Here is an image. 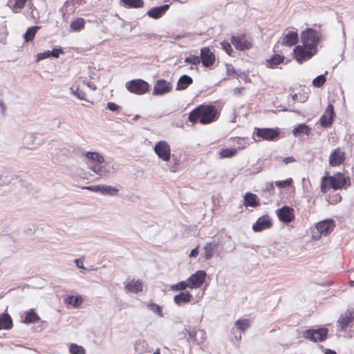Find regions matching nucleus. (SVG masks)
I'll list each match as a JSON object with an SVG mask.
<instances>
[{"label":"nucleus","mask_w":354,"mask_h":354,"mask_svg":"<svg viewBox=\"0 0 354 354\" xmlns=\"http://www.w3.org/2000/svg\"><path fill=\"white\" fill-rule=\"evenodd\" d=\"M220 117V111L214 104L203 103L194 109L188 116L192 124L207 125L216 121Z\"/></svg>","instance_id":"obj_1"},{"label":"nucleus","mask_w":354,"mask_h":354,"mask_svg":"<svg viewBox=\"0 0 354 354\" xmlns=\"http://www.w3.org/2000/svg\"><path fill=\"white\" fill-rule=\"evenodd\" d=\"M321 179L320 189L321 192L325 194L328 189L332 188L335 190L346 188L351 185L349 178H346L341 172H338L334 176L328 175V172Z\"/></svg>","instance_id":"obj_2"},{"label":"nucleus","mask_w":354,"mask_h":354,"mask_svg":"<svg viewBox=\"0 0 354 354\" xmlns=\"http://www.w3.org/2000/svg\"><path fill=\"white\" fill-rule=\"evenodd\" d=\"M206 277L207 274L204 270H198L186 281H181L171 285L170 289L173 291H183L187 288L191 290L199 288L205 283Z\"/></svg>","instance_id":"obj_3"},{"label":"nucleus","mask_w":354,"mask_h":354,"mask_svg":"<svg viewBox=\"0 0 354 354\" xmlns=\"http://www.w3.org/2000/svg\"><path fill=\"white\" fill-rule=\"evenodd\" d=\"M322 37V35L319 32L310 28H306L301 35V41L305 48L316 51Z\"/></svg>","instance_id":"obj_4"},{"label":"nucleus","mask_w":354,"mask_h":354,"mask_svg":"<svg viewBox=\"0 0 354 354\" xmlns=\"http://www.w3.org/2000/svg\"><path fill=\"white\" fill-rule=\"evenodd\" d=\"M127 90L135 95H142L149 91V84L142 79H134L125 84Z\"/></svg>","instance_id":"obj_5"},{"label":"nucleus","mask_w":354,"mask_h":354,"mask_svg":"<svg viewBox=\"0 0 354 354\" xmlns=\"http://www.w3.org/2000/svg\"><path fill=\"white\" fill-rule=\"evenodd\" d=\"M328 333V330L325 327L310 328L303 332V337L314 342H323L326 339Z\"/></svg>","instance_id":"obj_6"},{"label":"nucleus","mask_w":354,"mask_h":354,"mask_svg":"<svg viewBox=\"0 0 354 354\" xmlns=\"http://www.w3.org/2000/svg\"><path fill=\"white\" fill-rule=\"evenodd\" d=\"M230 42L236 50L240 51L247 50L252 47V39L250 37H247L245 34L232 36Z\"/></svg>","instance_id":"obj_7"},{"label":"nucleus","mask_w":354,"mask_h":354,"mask_svg":"<svg viewBox=\"0 0 354 354\" xmlns=\"http://www.w3.org/2000/svg\"><path fill=\"white\" fill-rule=\"evenodd\" d=\"M254 133L258 137L259 141L261 140L273 141L279 136V131L277 129L272 128H255Z\"/></svg>","instance_id":"obj_8"},{"label":"nucleus","mask_w":354,"mask_h":354,"mask_svg":"<svg viewBox=\"0 0 354 354\" xmlns=\"http://www.w3.org/2000/svg\"><path fill=\"white\" fill-rule=\"evenodd\" d=\"M154 151L158 157L163 161L168 162L171 158V148L165 140L158 142L154 146Z\"/></svg>","instance_id":"obj_9"},{"label":"nucleus","mask_w":354,"mask_h":354,"mask_svg":"<svg viewBox=\"0 0 354 354\" xmlns=\"http://www.w3.org/2000/svg\"><path fill=\"white\" fill-rule=\"evenodd\" d=\"M250 326V322L248 319H238L232 329L234 339L239 342L241 339V333L245 332Z\"/></svg>","instance_id":"obj_10"},{"label":"nucleus","mask_w":354,"mask_h":354,"mask_svg":"<svg viewBox=\"0 0 354 354\" xmlns=\"http://www.w3.org/2000/svg\"><path fill=\"white\" fill-rule=\"evenodd\" d=\"M316 53V50L306 48L304 46H297L293 50L294 57L299 63H302L305 59L310 58Z\"/></svg>","instance_id":"obj_11"},{"label":"nucleus","mask_w":354,"mask_h":354,"mask_svg":"<svg viewBox=\"0 0 354 354\" xmlns=\"http://www.w3.org/2000/svg\"><path fill=\"white\" fill-rule=\"evenodd\" d=\"M277 214L280 221L288 223L295 219L294 209L289 206H283L277 210Z\"/></svg>","instance_id":"obj_12"},{"label":"nucleus","mask_w":354,"mask_h":354,"mask_svg":"<svg viewBox=\"0 0 354 354\" xmlns=\"http://www.w3.org/2000/svg\"><path fill=\"white\" fill-rule=\"evenodd\" d=\"M172 89V86L170 82H167L165 80L160 79L157 80L153 86V95H162L169 93Z\"/></svg>","instance_id":"obj_13"},{"label":"nucleus","mask_w":354,"mask_h":354,"mask_svg":"<svg viewBox=\"0 0 354 354\" xmlns=\"http://www.w3.org/2000/svg\"><path fill=\"white\" fill-rule=\"evenodd\" d=\"M345 158V152L340 148H337L330 153L328 162L331 167H337L342 164Z\"/></svg>","instance_id":"obj_14"},{"label":"nucleus","mask_w":354,"mask_h":354,"mask_svg":"<svg viewBox=\"0 0 354 354\" xmlns=\"http://www.w3.org/2000/svg\"><path fill=\"white\" fill-rule=\"evenodd\" d=\"M201 62L205 67L212 66L215 62V55L209 47H204L201 50Z\"/></svg>","instance_id":"obj_15"},{"label":"nucleus","mask_w":354,"mask_h":354,"mask_svg":"<svg viewBox=\"0 0 354 354\" xmlns=\"http://www.w3.org/2000/svg\"><path fill=\"white\" fill-rule=\"evenodd\" d=\"M335 226V221L333 219H326L317 223L316 228L321 234L326 236L333 230Z\"/></svg>","instance_id":"obj_16"},{"label":"nucleus","mask_w":354,"mask_h":354,"mask_svg":"<svg viewBox=\"0 0 354 354\" xmlns=\"http://www.w3.org/2000/svg\"><path fill=\"white\" fill-rule=\"evenodd\" d=\"M354 321V310H347L339 318L337 323L342 330H346L350 323Z\"/></svg>","instance_id":"obj_17"},{"label":"nucleus","mask_w":354,"mask_h":354,"mask_svg":"<svg viewBox=\"0 0 354 354\" xmlns=\"http://www.w3.org/2000/svg\"><path fill=\"white\" fill-rule=\"evenodd\" d=\"M271 221L268 215L259 217L256 223L253 225L252 229L254 232H260L264 229L271 226Z\"/></svg>","instance_id":"obj_18"},{"label":"nucleus","mask_w":354,"mask_h":354,"mask_svg":"<svg viewBox=\"0 0 354 354\" xmlns=\"http://www.w3.org/2000/svg\"><path fill=\"white\" fill-rule=\"evenodd\" d=\"M192 299L193 296L189 291L181 292L174 297V301L178 306H180L183 304H188Z\"/></svg>","instance_id":"obj_19"},{"label":"nucleus","mask_w":354,"mask_h":354,"mask_svg":"<svg viewBox=\"0 0 354 354\" xmlns=\"http://www.w3.org/2000/svg\"><path fill=\"white\" fill-rule=\"evenodd\" d=\"M169 5L165 4L160 7H155L151 9H150L147 15L149 17L153 18V19H158L161 17L165 12L169 9Z\"/></svg>","instance_id":"obj_20"},{"label":"nucleus","mask_w":354,"mask_h":354,"mask_svg":"<svg viewBox=\"0 0 354 354\" xmlns=\"http://www.w3.org/2000/svg\"><path fill=\"white\" fill-rule=\"evenodd\" d=\"M192 83L193 80L190 76L183 75L180 76V78L178 79L176 89L177 91L185 90Z\"/></svg>","instance_id":"obj_21"},{"label":"nucleus","mask_w":354,"mask_h":354,"mask_svg":"<svg viewBox=\"0 0 354 354\" xmlns=\"http://www.w3.org/2000/svg\"><path fill=\"white\" fill-rule=\"evenodd\" d=\"M244 205L246 207H256L259 205L258 196L250 192H248L244 196Z\"/></svg>","instance_id":"obj_22"},{"label":"nucleus","mask_w":354,"mask_h":354,"mask_svg":"<svg viewBox=\"0 0 354 354\" xmlns=\"http://www.w3.org/2000/svg\"><path fill=\"white\" fill-rule=\"evenodd\" d=\"M28 0H8V6L15 13H19L24 8Z\"/></svg>","instance_id":"obj_23"},{"label":"nucleus","mask_w":354,"mask_h":354,"mask_svg":"<svg viewBox=\"0 0 354 354\" xmlns=\"http://www.w3.org/2000/svg\"><path fill=\"white\" fill-rule=\"evenodd\" d=\"M298 41V34L296 31H289L282 41L283 45L292 46Z\"/></svg>","instance_id":"obj_24"},{"label":"nucleus","mask_w":354,"mask_h":354,"mask_svg":"<svg viewBox=\"0 0 354 354\" xmlns=\"http://www.w3.org/2000/svg\"><path fill=\"white\" fill-rule=\"evenodd\" d=\"M128 292L138 293L142 291V282L140 280H132L125 286Z\"/></svg>","instance_id":"obj_25"},{"label":"nucleus","mask_w":354,"mask_h":354,"mask_svg":"<svg viewBox=\"0 0 354 354\" xmlns=\"http://www.w3.org/2000/svg\"><path fill=\"white\" fill-rule=\"evenodd\" d=\"M86 21L84 18L78 17L73 20L70 24V28L73 32H80L84 29Z\"/></svg>","instance_id":"obj_26"},{"label":"nucleus","mask_w":354,"mask_h":354,"mask_svg":"<svg viewBox=\"0 0 354 354\" xmlns=\"http://www.w3.org/2000/svg\"><path fill=\"white\" fill-rule=\"evenodd\" d=\"M217 248L218 245L215 243H207L203 248L202 257L206 260L211 259Z\"/></svg>","instance_id":"obj_27"},{"label":"nucleus","mask_w":354,"mask_h":354,"mask_svg":"<svg viewBox=\"0 0 354 354\" xmlns=\"http://www.w3.org/2000/svg\"><path fill=\"white\" fill-rule=\"evenodd\" d=\"M82 302H83V298L80 295H77V296L71 295V296H68L64 299V303L66 304L71 305V306H73L75 308H77V307L80 306L82 305Z\"/></svg>","instance_id":"obj_28"},{"label":"nucleus","mask_w":354,"mask_h":354,"mask_svg":"<svg viewBox=\"0 0 354 354\" xmlns=\"http://www.w3.org/2000/svg\"><path fill=\"white\" fill-rule=\"evenodd\" d=\"M12 326V321L8 314L0 315V330L10 329Z\"/></svg>","instance_id":"obj_29"},{"label":"nucleus","mask_w":354,"mask_h":354,"mask_svg":"<svg viewBox=\"0 0 354 354\" xmlns=\"http://www.w3.org/2000/svg\"><path fill=\"white\" fill-rule=\"evenodd\" d=\"M310 131V128L308 127L305 124H299L297 127H296L293 131V135L296 137L301 136V135H309Z\"/></svg>","instance_id":"obj_30"},{"label":"nucleus","mask_w":354,"mask_h":354,"mask_svg":"<svg viewBox=\"0 0 354 354\" xmlns=\"http://www.w3.org/2000/svg\"><path fill=\"white\" fill-rule=\"evenodd\" d=\"M40 319L38 315L31 309L26 313L24 322L26 324L36 323Z\"/></svg>","instance_id":"obj_31"},{"label":"nucleus","mask_w":354,"mask_h":354,"mask_svg":"<svg viewBox=\"0 0 354 354\" xmlns=\"http://www.w3.org/2000/svg\"><path fill=\"white\" fill-rule=\"evenodd\" d=\"M40 28L39 26H32L30 28H29L24 36V40L26 42H28V41H31L34 39L35 37V35L37 32V30Z\"/></svg>","instance_id":"obj_32"},{"label":"nucleus","mask_w":354,"mask_h":354,"mask_svg":"<svg viewBox=\"0 0 354 354\" xmlns=\"http://www.w3.org/2000/svg\"><path fill=\"white\" fill-rule=\"evenodd\" d=\"M86 157L96 164H101L104 161V157L97 152H86Z\"/></svg>","instance_id":"obj_33"},{"label":"nucleus","mask_w":354,"mask_h":354,"mask_svg":"<svg viewBox=\"0 0 354 354\" xmlns=\"http://www.w3.org/2000/svg\"><path fill=\"white\" fill-rule=\"evenodd\" d=\"M284 57L280 55H274L270 59L267 60V65L269 68H274L283 62Z\"/></svg>","instance_id":"obj_34"},{"label":"nucleus","mask_w":354,"mask_h":354,"mask_svg":"<svg viewBox=\"0 0 354 354\" xmlns=\"http://www.w3.org/2000/svg\"><path fill=\"white\" fill-rule=\"evenodd\" d=\"M122 2L127 8H140L144 6L143 0H122Z\"/></svg>","instance_id":"obj_35"},{"label":"nucleus","mask_w":354,"mask_h":354,"mask_svg":"<svg viewBox=\"0 0 354 354\" xmlns=\"http://www.w3.org/2000/svg\"><path fill=\"white\" fill-rule=\"evenodd\" d=\"M327 73V71L325 74L319 75L317 76L314 80H313V85L315 87L319 88L321 87L326 81V74Z\"/></svg>","instance_id":"obj_36"},{"label":"nucleus","mask_w":354,"mask_h":354,"mask_svg":"<svg viewBox=\"0 0 354 354\" xmlns=\"http://www.w3.org/2000/svg\"><path fill=\"white\" fill-rule=\"evenodd\" d=\"M118 189L109 185H103L102 187V194L115 196L118 192Z\"/></svg>","instance_id":"obj_37"},{"label":"nucleus","mask_w":354,"mask_h":354,"mask_svg":"<svg viewBox=\"0 0 354 354\" xmlns=\"http://www.w3.org/2000/svg\"><path fill=\"white\" fill-rule=\"evenodd\" d=\"M333 122V118L326 114L322 115L320 118V124L323 127H328L332 124Z\"/></svg>","instance_id":"obj_38"},{"label":"nucleus","mask_w":354,"mask_h":354,"mask_svg":"<svg viewBox=\"0 0 354 354\" xmlns=\"http://www.w3.org/2000/svg\"><path fill=\"white\" fill-rule=\"evenodd\" d=\"M69 351L71 354H85V349L84 347L75 344H71Z\"/></svg>","instance_id":"obj_39"},{"label":"nucleus","mask_w":354,"mask_h":354,"mask_svg":"<svg viewBox=\"0 0 354 354\" xmlns=\"http://www.w3.org/2000/svg\"><path fill=\"white\" fill-rule=\"evenodd\" d=\"M185 62L188 64L198 65L201 63V58L200 56L190 55L188 57L185 58Z\"/></svg>","instance_id":"obj_40"},{"label":"nucleus","mask_w":354,"mask_h":354,"mask_svg":"<svg viewBox=\"0 0 354 354\" xmlns=\"http://www.w3.org/2000/svg\"><path fill=\"white\" fill-rule=\"evenodd\" d=\"M147 308L151 311L157 313L160 317L163 316L162 308L159 305L154 303H151L147 305Z\"/></svg>","instance_id":"obj_41"},{"label":"nucleus","mask_w":354,"mask_h":354,"mask_svg":"<svg viewBox=\"0 0 354 354\" xmlns=\"http://www.w3.org/2000/svg\"><path fill=\"white\" fill-rule=\"evenodd\" d=\"M237 153V149L234 148L223 149V158H232Z\"/></svg>","instance_id":"obj_42"},{"label":"nucleus","mask_w":354,"mask_h":354,"mask_svg":"<svg viewBox=\"0 0 354 354\" xmlns=\"http://www.w3.org/2000/svg\"><path fill=\"white\" fill-rule=\"evenodd\" d=\"M292 182V178H288L286 180H278L275 182V185L279 188H285L291 185Z\"/></svg>","instance_id":"obj_43"},{"label":"nucleus","mask_w":354,"mask_h":354,"mask_svg":"<svg viewBox=\"0 0 354 354\" xmlns=\"http://www.w3.org/2000/svg\"><path fill=\"white\" fill-rule=\"evenodd\" d=\"M226 73L229 77H236L237 73L234 68L231 65L226 64Z\"/></svg>","instance_id":"obj_44"},{"label":"nucleus","mask_w":354,"mask_h":354,"mask_svg":"<svg viewBox=\"0 0 354 354\" xmlns=\"http://www.w3.org/2000/svg\"><path fill=\"white\" fill-rule=\"evenodd\" d=\"M223 50H224L229 55H231L233 53V49L230 43L225 41H223Z\"/></svg>","instance_id":"obj_45"},{"label":"nucleus","mask_w":354,"mask_h":354,"mask_svg":"<svg viewBox=\"0 0 354 354\" xmlns=\"http://www.w3.org/2000/svg\"><path fill=\"white\" fill-rule=\"evenodd\" d=\"M75 95L80 100L86 99V93L80 87H76L74 91Z\"/></svg>","instance_id":"obj_46"},{"label":"nucleus","mask_w":354,"mask_h":354,"mask_svg":"<svg viewBox=\"0 0 354 354\" xmlns=\"http://www.w3.org/2000/svg\"><path fill=\"white\" fill-rule=\"evenodd\" d=\"M102 187L103 185H95V186H87V187H84V189H86L87 190H89V191H93V192H100V193H102Z\"/></svg>","instance_id":"obj_47"},{"label":"nucleus","mask_w":354,"mask_h":354,"mask_svg":"<svg viewBox=\"0 0 354 354\" xmlns=\"http://www.w3.org/2000/svg\"><path fill=\"white\" fill-rule=\"evenodd\" d=\"M60 54H64V50L62 48H54L50 51V57H59Z\"/></svg>","instance_id":"obj_48"},{"label":"nucleus","mask_w":354,"mask_h":354,"mask_svg":"<svg viewBox=\"0 0 354 354\" xmlns=\"http://www.w3.org/2000/svg\"><path fill=\"white\" fill-rule=\"evenodd\" d=\"M107 109L112 111H119L120 108L115 103L110 102L107 103Z\"/></svg>","instance_id":"obj_49"},{"label":"nucleus","mask_w":354,"mask_h":354,"mask_svg":"<svg viewBox=\"0 0 354 354\" xmlns=\"http://www.w3.org/2000/svg\"><path fill=\"white\" fill-rule=\"evenodd\" d=\"M196 332L194 330H192L189 332V337H187V339L189 342L195 343L197 342L196 339Z\"/></svg>","instance_id":"obj_50"},{"label":"nucleus","mask_w":354,"mask_h":354,"mask_svg":"<svg viewBox=\"0 0 354 354\" xmlns=\"http://www.w3.org/2000/svg\"><path fill=\"white\" fill-rule=\"evenodd\" d=\"M324 114H326L329 116H331V117H334V109H333V106L331 104H329L327 107H326V109L325 111V113Z\"/></svg>","instance_id":"obj_51"},{"label":"nucleus","mask_w":354,"mask_h":354,"mask_svg":"<svg viewBox=\"0 0 354 354\" xmlns=\"http://www.w3.org/2000/svg\"><path fill=\"white\" fill-rule=\"evenodd\" d=\"M50 57V51L39 53L37 56V61H40Z\"/></svg>","instance_id":"obj_52"},{"label":"nucleus","mask_w":354,"mask_h":354,"mask_svg":"<svg viewBox=\"0 0 354 354\" xmlns=\"http://www.w3.org/2000/svg\"><path fill=\"white\" fill-rule=\"evenodd\" d=\"M91 169L97 174L102 175L104 170L102 166L95 165L91 167Z\"/></svg>","instance_id":"obj_53"},{"label":"nucleus","mask_w":354,"mask_h":354,"mask_svg":"<svg viewBox=\"0 0 354 354\" xmlns=\"http://www.w3.org/2000/svg\"><path fill=\"white\" fill-rule=\"evenodd\" d=\"M237 143L239 145H241V147H239V149H244L245 147V145H248V142H246L245 138H239L237 140Z\"/></svg>","instance_id":"obj_54"},{"label":"nucleus","mask_w":354,"mask_h":354,"mask_svg":"<svg viewBox=\"0 0 354 354\" xmlns=\"http://www.w3.org/2000/svg\"><path fill=\"white\" fill-rule=\"evenodd\" d=\"M283 162H284L285 164H289V163H292V162H296V160L295 158L292 157V156H289V157H286V158H283V160H282Z\"/></svg>","instance_id":"obj_55"},{"label":"nucleus","mask_w":354,"mask_h":354,"mask_svg":"<svg viewBox=\"0 0 354 354\" xmlns=\"http://www.w3.org/2000/svg\"><path fill=\"white\" fill-rule=\"evenodd\" d=\"M199 252V246L198 245L196 248L193 249L190 254L189 257H196L198 255Z\"/></svg>","instance_id":"obj_56"},{"label":"nucleus","mask_w":354,"mask_h":354,"mask_svg":"<svg viewBox=\"0 0 354 354\" xmlns=\"http://www.w3.org/2000/svg\"><path fill=\"white\" fill-rule=\"evenodd\" d=\"M324 353L325 354H337V353L335 351L329 348H326Z\"/></svg>","instance_id":"obj_57"},{"label":"nucleus","mask_w":354,"mask_h":354,"mask_svg":"<svg viewBox=\"0 0 354 354\" xmlns=\"http://www.w3.org/2000/svg\"><path fill=\"white\" fill-rule=\"evenodd\" d=\"M76 263H77V267L83 268V263L80 262L78 259L76 260Z\"/></svg>","instance_id":"obj_58"},{"label":"nucleus","mask_w":354,"mask_h":354,"mask_svg":"<svg viewBox=\"0 0 354 354\" xmlns=\"http://www.w3.org/2000/svg\"><path fill=\"white\" fill-rule=\"evenodd\" d=\"M292 99L293 100V102H297L298 101V96L297 94H294V95H292Z\"/></svg>","instance_id":"obj_59"},{"label":"nucleus","mask_w":354,"mask_h":354,"mask_svg":"<svg viewBox=\"0 0 354 354\" xmlns=\"http://www.w3.org/2000/svg\"><path fill=\"white\" fill-rule=\"evenodd\" d=\"M153 354H160V348H157Z\"/></svg>","instance_id":"obj_60"},{"label":"nucleus","mask_w":354,"mask_h":354,"mask_svg":"<svg viewBox=\"0 0 354 354\" xmlns=\"http://www.w3.org/2000/svg\"><path fill=\"white\" fill-rule=\"evenodd\" d=\"M349 285H350V286L354 287V280L353 281H349Z\"/></svg>","instance_id":"obj_61"},{"label":"nucleus","mask_w":354,"mask_h":354,"mask_svg":"<svg viewBox=\"0 0 354 354\" xmlns=\"http://www.w3.org/2000/svg\"><path fill=\"white\" fill-rule=\"evenodd\" d=\"M80 2V4L84 3L86 2L85 0H77Z\"/></svg>","instance_id":"obj_62"},{"label":"nucleus","mask_w":354,"mask_h":354,"mask_svg":"<svg viewBox=\"0 0 354 354\" xmlns=\"http://www.w3.org/2000/svg\"><path fill=\"white\" fill-rule=\"evenodd\" d=\"M305 100L304 99L303 100H299V102H304Z\"/></svg>","instance_id":"obj_63"}]
</instances>
